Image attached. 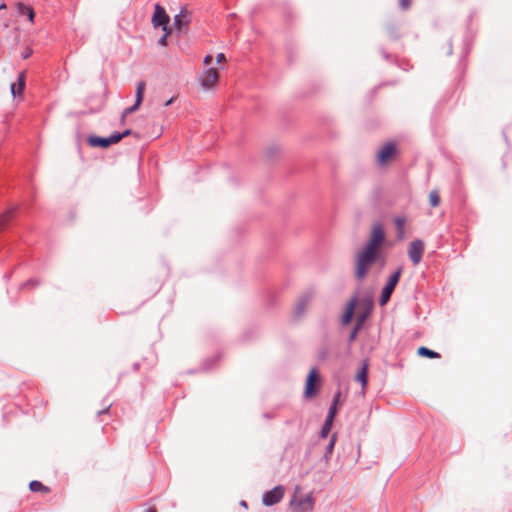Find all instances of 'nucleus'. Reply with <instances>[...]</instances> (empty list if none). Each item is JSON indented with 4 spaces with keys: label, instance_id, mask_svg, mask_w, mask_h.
<instances>
[{
    "label": "nucleus",
    "instance_id": "nucleus-9",
    "mask_svg": "<svg viewBox=\"0 0 512 512\" xmlns=\"http://www.w3.org/2000/svg\"><path fill=\"white\" fill-rule=\"evenodd\" d=\"M151 21L154 27L161 26L163 31H166L168 29L167 25L170 21V18L166 13L165 9L161 5L156 4Z\"/></svg>",
    "mask_w": 512,
    "mask_h": 512
},
{
    "label": "nucleus",
    "instance_id": "nucleus-20",
    "mask_svg": "<svg viewBox=\"0 0 512 512\" xmlns=\"http://www.w3.org/2000/svg\"><path fill=\"white\" fill-rule=\"evenodd\" d=\"M417 353H418V355L423 356V357H427V358H440V354L439 353H437V352H435L433 350H430V349H428L427 347H424V346L420 347L418 349Z\"/></svg>",
    "mask_w": 512,
    "mask_h": 512
},
{
    "label": "nucleus",
    "instance_id": "nucleus-37",
    "mask_svg": "<svg viewBox=\"0 0 512 512\" xmlns=\"http://www.w3.org/2000/svg\"><path fill=\"white\" fill-rule=\"evenodd\" d=\"M108 410H109V406H108V407H106V409H105L104 411H101L100 413H102V412H107Z\"/></svg>",
    "mask_w": 512,
    "mask_h": 512
},
{
    "label": "nucleus",
    "instance_id": "nucleus-15",
    "mask_svg": "<svg viewBox=\"0 0 512 512\" xmlns=\"http://www.w3.org/2000/svg\"><path fill=\"white\" fill-rule=\"evenodd\" d=\"M356 304H357V299L356 298L351 299L349 301V303L347 304L345 312H344V314L342 316V323L344 325H347L351 321V319L353 317V314H354V310H355Z\"/></svg>",
    "mask_w": 512,
    "mask_h": 512
},
{
    "label": "nucleus",
    "instance_id": "nucleus-8",
    "mask_svg": "<svg viewBox=\"0 0 512 512\" xmlns=\"http://www.w3.org/2000/svg\"><path fill=\"white\" fill-rule=\"evenodd\" d=\"M120 142L119 136H114V133L109 137H99V136H89L87 138V143L90 147L96 148H108L110 145L117 144Z\"/></svg>",
    "mask_w": 512,
    "mask_h": 512
},
{
    "label": "nucleus",
    "instance_id": "nucleus-7",
    "mask_svg": "<svg viewBox=\"0 0 512 512\" xmlns=\"http://www.w3.org/2000/svg\"><path fill=\"white\" fill-rule=\"evenodd\" d=\"M285 494V489L282 485L274 487L272 490L263 494L262 502L265 506H272L279 503Z\"/></svg>",
    "mask_w": 512,
    "mask_h": 512
},
{
    "label": "nucleus",
    "instance_id": "nucleus-27",
    "mask_svg": "<svg viewBox=\"0 0 512 512\" xmlns=\"http://www.w3.org/2000/svg\"><path fill=\"white\" fill-rule=\"evenodd\" d=\"M399 4L403 9H408L411 4V0H399Z\"/></svg>",
    "mask_w": 512,
    "mask_h": 512
},
{
    "label": "nucleus",
    "instance_id": "nucleus-31",
    "mask_svg": "<svg viewBox=\"0 0 512 512\" xmlns=\"http://www.w3.org/2000/svg\"><path fill=\"white\" fill-rule=\"evenodd\" d=\"M225 60H226V58H225V55L223 53L217 54V56H216L217 63H221V62H223Z\"/></svg>",
    "mask_w": 512,
    "mask_h": 512
},
{
    "label": "nucleus",
    "instance_id": "nucleus-36",
    "mask_svg": "<svg viewBox=\"0 0 512 512\" xmlns=\"http://www.w3.org/2000/svg\"><path fill=\"white\" fill-rule=\"evenodd\" d=\"M148 512H157L155 508L150 509Z\"/></svg>",
    "mask_w": 512,
    "mask_h": 512
},
{
    "label": "nucleus",
    "instance_id": "nucleus-25",
    "mask_svg": "<svg viewBox=\"0 0 512 512\" xmlns=\"http://www.w3.org/2000/svg\"><path fill=\"white\" fill-rule=\"evenodd\" d=\"M164 32H165V34H164V35L160 38V40H159V44H160L161 46H166V45H167V37H168V35L170 34V30H169V29H167V30H166V31H164Z\"/></svg>",
    "mask_w": 512,
    "mask_h": 512
},
{
    "label": "nucleus",
    "instance_id": "nucleus-12",
    "mask_svg": "<svg viewBox=\"0 0 512 512\" xmlns=\"http://www.w3.org/2000/svg\"><path fill=\"white\" fill-rule=\"evenodd\" d=\"M25 80H26V73H25V71H23L19 74L17 82L12 83L10 86L11 94L13 95V97L22 95V93L25 89Z\"/></svg>",
    "mask_w": 512,
    "mask_h": 512
},
{
    "label": "nucleus",
    "instance_id": "nucleus-4",
    "mask_svg": "<svg viewBox=\"0 0 512 512\" xmlns=\"http://www.w3.org/2000/svg\"><path fill=\"white\" fill-rule=\"evenodd\" d=\"M219 76V71L216 68H208L199 76V81L204 89L211 90L216 87Z\"/></svg>",
    "mask_w": 512,
    "mask_h": 512
},
{
    "label": "nucleus",
    "instance_id": "nucleus-22",
    "mask_svg": "<svg viewBox=\"0 0 512 512\" xmlns=\"http://www.w3.org/2000/svg\"><path fill=\"white\" fill-rule=\"evenodd\" d=\"M429 203L432 207H437L440 204V196L438 191L433 190L429 193Z\"/></svg>",
    "mask_w": 512,
    "mask_h": 512
},
{
    "label": "nucleus",
    "instance_id": "nucleus-28",
    "mask_svg": "<svg viewBox=\"0 0 512 512\" xmlns=\"http://www.w3.org/2000/svg\"><path fill=\"white\" fill-rule=\"evenodd\" d=\"M130 134H131V130L127 129L123 133H114V136H119L120 137V141H121L124 137H126V136H128Z\"/></svg>",
    "mask_w": 512,
    "mask_h": 512
},
{
    "label": "nucleus",
    "instance_id": "nucleus-29",
    "mask_svg": "<svg viewBox=\"0 0 512 512\" xmlns=\"http://www.w3.org/2000/svg\"><path fill=\"white\" fill-rule=\"evenodd\" d=\"M366 319V314H363V315H360L357 317V324H356V327H361V325L363 324V322L365 321Z\"/></svg>",
    "mask_w": 512,
    "mask_h": 512
},
{
    "label": "nucleus",
    "instance_id": "nucleus-32",
    "mask_svg": "<svg viewBox=\"0 0 512 512\" xmlns=\"http://www.w3.org/2000/svg\"><path fill=\"white\" fill-rule=\"evenodd\" d=\"M359 329H360L359 327H355L354 330L351 332V335H350V340L351 341L355 339Z\"/></svg>",
    "mask_w": 512,
    "mask_h": 512
},
{
    "label": "nucleus",
    "instance_id": "nucleus-30",
    "mask_svg": "<svg viewBox=\"0 0 512 512\" xmlns=\"http://www.w3.org/2000/svg\"><path fill=\"white\" fill-rule=\"evenodd\" d=\"M212 55L211 54H208L204 57V60H203V63L204 65L208 66L212 63Z\"/></svg>",
    "mask_w": 512,
    "mask_h": 512
},
{
    "label": "nucleus",
    "instance_id": "nucleus-6",
    "mask_svg": "<svg viewBox=\"0 0 512 512\" xmlns=\"http://www.w3.org/2000/svg\"><path fill=\"white\" fill-rule=\"evenodd\" d=\"M145 89H146V83L144 81H139L137 83V86H136V99H135V103L133 106L129 107V108H126L123 113H122V117H121V122L124 123L125 122V118L127 117L128 114H131L135 111H137L143 101V98H144V93H145Z\"/></svg>",
    "mask_w": 512,
    "mask_h": 512
},
{
    "label": "nucleus",
    "instance_id": "nucleus-13",
    "mask_svg": "<svg viewBox=\"0 0 512 512\" xmlns=\"http://www.w3.org/2000/svg\"><path fill=\"white\" fill-rule=\"evenodd\" d=\"M312 300V296L307 294L300 298L294 308V314L296 317H301L304 315L305 311L309 307Z\"/></svg>",
    "mask_w": 512,
    "mask_h": 512
},
{
    "label": "nucleus",
    "instance_id": "nucleus-11",
    "mask_svg": "<svg viewBox=\"0 0 512 512\" xmlns=\"http://www.w3.org/2000/svg\"><path fill=\"white\" fill-rule=\"evenodd\" d=\"M191 21L190 13L182 8L180 13L174 17V25L176 29L181 30L189 25Z\"/></svg>",
    "mask_w": 512,
    "mask_h": 512
},
{
    "label": "nucleus",
    "instance_id": "nucleus-17",
    "mask_svg": "<svg viewBox=\"0 0 512 512\" xmlns=\"http://www.w3.org/2000/svg\"><path fill=\"white\" fill-rule=\"evenodd\" d=\"M394 223L398 239L403 240L405 238V225L407 223V219L403 216H398L394 219Z\"/></svg>",
    "mask_w": 512,
    "mask_h": 512
},
{
    "label": "nucleus",
    "instance_id": "nucleus-3",
    "mask_svg": "<svg viewBox=\"0 0 512 512\" xmlns=\"http://www.w3.org/2000/svg\"><path fill=\"white\" fill-rule=\"evenodd\" d=\"M397 152L396 144L393 142H388L384 144L378 154H377V163L380 166H386L389 162H391Z\"/></svg>",
    "mask_w": 512,
    "mask_h": 512
},
{
    "label": "nucleus",
    "instance_id": "nucleus-18",
    "mask_svg": "<svg viewBox=\"0 0 512 512\" xmlns=\"http://www.w3.org/2000/svg\"><path fill=\"white\" fill-rule=\"evenodd\" d=\"M29 489L32 492H39L42 494H48L50 492V488L48 486H45L43 483L37 480L30 482Z\"/></svg>",
    "mask_w": 512,
    "mask_h": 512
},
{
    "label": "nucleus",
    "instance_id": "nucleus-2",
    "mask_svg": "<svg viewBox=\"0 0 512 512\" xmlns=\"http://www.w3.org/2000/svg\"><path fill=\"white\" fill-rule=\"evenodd\" d=\"M315 498L312 492L303 493L300 486H296L290 500V507L293 512H312Z\"/></svg>",
    "mask_w": 512,
    "mask_h": 512
},
{
    "label": "nucleus",
    "instance_id": "nucleus-19",
    "mask_svg": "<svg viewBox=\"0 0 512 512\" xmlns=\"http://www.w3.org/2000/svg\"><path fill=\"white\" fill-rule=\"evenodd\" d=\"M394 289L395 288H393L392 286H389L388 284L385 285V287L382 290L380 299H379V304L381 306H384L385 304H387V302L390 300V297H391Z\"/></svg>",
    "mask_w": 512,
    "mask_h": 512
},
{
    "label": "nucleus",
    "instance_id": "nucleus-14",
    "mask_svg": "<svg viewBox=\"0 0 512 512\" xmlns=\"http://www.w3.org/2000/svg\"><path fill=\"white\" fill-rule=\"evenodd\" d=\"M15 8L19 15H26L30 23H34L35 12L31 6L24 5L21 2L15 4Z\"/></svg>",
    "mask_w": 512,
    "mask_h": 512
},
{
    "label": "nucleus",
    "instance_id": "nucleus-34",
    "mask_svg": "<svg viewBox=\"0 0 512 512\" xmlns=\"http://www.w3.org/2000/svg\"><path fill=\"white\" fill-rule=\"evenodd\" d=\"M174 101V97L170 98L168 101H166L165 106H169Z\"/></svg>",
    "mask_w": 512,
    "mask_h": 512
},
{
    "label": "nucleus",
    "instance_id": "nucleus-5",
    "mask_svg": "<svg viewBox=\"0 0 512 512\" xmlns=\"http://www.w3.org/2000/svg\"><path fill=\"white\" fill-rule=\"evenodd\" d=\"M425 244L422 240H413L408 247V257L414 265H418L423 257Z\"/></svg>",
    "mask_w": 512,
    "mask_h": 512
},
{
    "label": "nucleus",
    "instance_id": "nucleus-1",
    "mask_svg": "<svg viewBox=\"0 0 512 512\" xmlns=\"http://www.w3.org/2000/svg\"><path fill=\"white\" fill-rule=\"evenodd\" d=\"M384 239L385 232L383 226L379 223L373 224L365 247L357 254L355 276L358 279H363L371 266L376 262Z\"/></svg>",
    "mask_w": 512,
    "mask_h": 512
},
{
    "label": "nucleus",
    "instance_id": "nucleus-23",
    "mask_svg": "<svg viewBox=\"0 0 512 512\" xmlns=\"http://www.w3.org/2000/svg\"><path fill=\"white\" fill-rule=\"evenodd\" d=\"M401 273H402V269L399 268L393 275H391L389 281L387 282V284L389 286H392L393 288L396 287V285L398 284L399 282V279H400V276H401Z\"/></svg>",
    "mask_w": 512,
    "mask_h": 512
},
{
    "label": "nucleus",
    "instance_id": "nucleus-21",
    "mask_svg": "<svg viewBox=\"0 0 512 512\" xmlns=\"http://www.w3.org/2000/svg\"><path fill=\"white\" fill-rule=\"evenodd\" d=\"M15 209H10L0 215V228H3L6 226V224L14 217Z\"/></svg>",
    "mask_w": 512,
    "mask_h": 512
},
{
    "label": "nucleus",
    "instance_id": "nucleus-16",
    "mask_svg": "<svg viewBox=\"0 0 512 512\" xmlns=\"http://www.w3.org/2000/svg\"><path fill=\"white\" fill-rule=\"evenodd\" d=\"M355 380L361 383L362 390L364 391L368 382V364L364 362L362 367L355 376Z\"/></svg>",
    "mask_w": 512,
    "mask_h": 512
},
{
    "label": "nucleus",
    "instance_id": "nucleus-35",
    "mask_svg": "<svg viewBox=\"0 0 512 512\" xmlns=\"http://www.w3.org/2000/svg\"><path fill=\"white\" fill-rule=\"evenodd\" d=\"M0 9H6V4L2 3V4L0 5Z\"/></svg>",
    "mask_w": 512,
    "mask_h": 512
},
{
    "label": "nucleus",
    "instance_id": "nucleus-10",
    "mask_svg": "<svg viewBox=\"0 0 512 512\" xmlns=\"http://www.w3.org/2000/svg\"><path fill=\"white\" fill-rule=\"evenodd\" d=\"M319 381V375L315 368H312L307 376L305 383L304 396L313 398L317 394L316 383Z\"/></svg>",
    "mask_w": 512,
    "mask_h": 512
},
{
    "label": "nucleus",
    "instance_id": "nucleus-26",
    "mask_svg": "<svg viewBox=\"0 0 512 512\" xmlns=\"http://www.w3.org/2000/svg\"><path fill=\"white\" fill-rule=\"evenodd\" d=\"M337 399H338V396H336V398L334 399V404H336ZM335 413H336L335 405H332L329 409V414L327 417H331V419L333 420Z\"/></svg>",
    "mask_w": 512,
    "mask_h": 512
},
{
    "label": "nucleus",
    "instance_id": "nucleus-24",
    "mask_svg": "<svg viewBox=\"0 0 512 512\" xmlns=\"http://www.w3.org/2000/svg\"><path fill=\"white\" fill-rule=\"evenodd\" d=\"M332 422H333V420L331 419V417L326 418L325 423L321 429L322 437H326L329 434L331 427H332Z\"/></svg>",
    "mask_w": 512,
    "mask_h": 512
},
{
    "label": "nucleus",
    "instance_id": "nucleus-33",
    "mask_svg": "<svg viewBox=\"0 0 512 512\" xmlns=\"http://www.w3.org/2000/svg\"><path fill=\"white\" fill-rule=\"evenodd\" d=\"M334 443H335V436L332 437L331 441H330V444L328 446V450L331 452L333 447H334Z\"/></svg>",
    "mask_w": 512,
    "mask_h": 512
}]
</instances>
